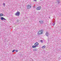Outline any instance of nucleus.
Here are the masks:
<instances>
[{
    "label": "nucleus",
    "instance_id": "obj_8",
    "mask_svg": "<svg viewBox=\"0 0 61 61\" xmlns=\"http://www.w3.org/2000/svg\"><path fill=\"white\" fill-rule=\"evenodd\" d=\"M39 23H40L41 24H44V22L43 20H41V21H39Z\"/></svg>",
    "mask_w": 61,
    "mask_h": 61
},
{
    "label": "nucleus",
    "instance_id": "obj_2",
    "mask_svg": "<svg viewBox=\"0 0 61 61\" xmlns=\"http://www.w3.org/2000/svg\"><path fill=\"white\" fill-rule=\"evenodd\" d=\"M27 8L28 9H30V8H31V6L30 5H28L27 6Z\"/></svg>",
    "mask_w": 61,
    "mask_h": 61
},
{
    "label": "nucleus",
    "instance_id": "obj_22",
    "mask_svg": "<svg viewBox=\"0 0 61 61\" xmlns=\"http://www.w3.org/2000/svg\"><path fill=\"white\" fill-rule=\"evenodd\" d=\"M17 22H18V21H17Z\"/></svg>",
    "mask_w": 61,
    "mask_h": 61
},
{
    "label": "nucleus",
    "instance_id": "obj_6",
    "mask_svg": "<svg viewBox=\"0 0 61 61\" xmlns=\"http://www.w3.org/2000/svg\"><path fill=\"white\" fill-rule=\"evenodd\" d=\"M46 35L47 36H49V34L48 32H46Z\"/></svg>",
    "mask_w": 61,
    "mask_h": 61
},
{
    "label": "nucleus",
    "instance_id": "obj_3",
    "mask_svg": "<svg viewBox=\"0 0 61 61\" xmlns=\"http://www.w3.org/2000/svg\"><path fill=\"white\" fill-rule=\"evenodd\" d=\"M19 15H20V12H17L15 14L16 15H17L18 16H19Z\"/></svg>",
    "mask_w": 61,
    "mask_h": 61
},
{
    "label": "nucleus",
    "instance_id": "obj_9",
    "mask_svg": "<svg viewBox=\"0 0 61 61\" xmlns=\"http://www.w3.org/2000/svg\"><path fill=\"white\" fill-rule=\"evenodd\" d=\"M46 47V46H43L42 47V48H43V49H44Z\"/></svg>",
    "mask_w": 61,
    "mask_h": 61
},
{
    "label": "nucleus",
    "instance_id": "obj_19",
    "mask_svg": "<svg viewBox=\"0 0 61 61\" xmlns=\"http://www.w3.org/2000/svg\"><path fill=\"white\" fill-rule=\"evenodd\" d=\"M34 1H36V0H34Z\"/></svg>",
    "mask_w": 61,
    "mask_h": 61
},
{
    "label": "nucleus",
    "instance_id": "obj_5",
    "mask_svg": "<svg viewBox=\"0 0 61 61\" xmlns=\"http://www.w3.org/2000/svg\"><path fill=\"white\" fill-rule=\"evenodd\" d=\"M39 45V43L37 42H36V43H35L34 44V46H37L38 45Z\"/></svg>",
    "mask_w": 61,
    "mask_h": 61
},
{
    "label": "nucleus",
    "instance_id": "obj_17",
    "mask_svg": "<svg viewBox=\"0 0 61 61\" xmlns=\"http://www.w3.org/2000/svg\"><path fill=\"white\" fill-rule=\"evenodd\" d=\"M15 52H18V50H15Z\"/></svg>",
    "mask_w": 61,
    "mask_h": 61
},
{
    "label": "nucleus",
    "instance_id": "obj_1",
    "mask_svg": "<svg viewBox=\"0 0 61 61\" xmlns=\"http://www.w3.org/2000/svg\"><path fill=\"white\" fill-rule=\"evenodd\" d=\"M43 30H39L37 33L38 35H40L41 34H43Z\"/></svg>",
    "mask_w": 61,
    "mask_h": 61
},
{
    "label": "nucleus",
    "instance_id": "obj_7",
    "mask_svg": "<svg viewBox=\"0 0 61 61\" xmlns=\"http://www.w3.org/2000/svg\"><path fill=\"white\" fill-rule=\"evenodd\" d=\"M1 20H6V19L3 17H1Z\"/></svg>",
    "mask_w": 61,
    "mask_h": 61
},
{
    "label": "nucleus",
    "instance_id": "obj_18",
    "mask_svg": "<svg viewBox=\"0 0 61 61\" xmlns=\"http://www.w3.org/2000/svg\"><path fill=\"white\" fill-rule=\"evenodd\" d=\"M35 51H37V50L35 49Z\"/></svg>",
    "mask_w": 61,
    "mask_h": 61
},
{
    "label": "nucleus",
    "instance_id": "obj_15",
    "mask_svg": "<svg viewBox=\"0 0 61 61\" xmlns=\"http://www.w3.org/2000/svg\"><path fill=\"white\" fill-rule=\"evenodd\" d=\"M42 43H43V41L42 40H41L40 41Z\"/></svg>",
    "mask_w": 61,
    "mask_h": 61
},
{
    "label": "nucleus",
    "instance_id": "obj_4",
    "mask_svg": "<svg viewBox=\"0 0 61 61\" xmlns=\"http://www.w3.org/2000/svg\"><path fill=\"white\" fill-rule=\"evenodd\" d=\"M41 6H39L36 8V10H39L41 9Z\"/></svg>",
    "mask_w": 61,
    "mask_h": 61
},
{
    "label": "nucleus",
    "instance_id": "obj_20",
    "mask_svg": "<svg viewBox=\"0 0 61 61\" xmlns=\"http://www.w3.org/2000/svg\"><path fill=\"white\" fill-rule=\"evenodd\" d=\"M50 18V17H49V18Z\"/></svg>",
    "mask_w": 61,
    "mask_h": 61
},
{
    "label": "nucleus",
    "instance_id": "obj_14",
    "mask_svg": "<svg viewBox=\"0 0 61 61\" xmlns=\"http://www.w3.org/2000/svg\"><path fill=\"white\" fill-rule=\"evenodd\" d=\"M5 4L4 3L3 4V6H5Z\"/></svg>",
    "mask_w": 61,
    "mask_h": 61
},
{
    "label": "nucleus",
    "instance_id": "obj_16",
    "mask_svg": "<svg viewBox=\"0 0 61 61\" xmlns=\"http://www.w3.org/2000/svg\"><path fill=\"white\" fill-rule=\"evenodd\" d=\"M15 50H14L12 51V52H15Z\"/></svg>",
    "mask_w": 61,
    "mask_h": 61
},
{
    "label": "nucleus",
    "instance_id": "obj_13",
    "mask_svg": "<svg viewBox=\"0 0 61 61\" xmlns=\"http://www.w3.org/2000/svg\"><path fill=\"white\" fill-rule=\"evenodd\" d=\"M57 3H60V1L57 0Z\"/></svg>",
    "mask_w": 61,
    "mask_h": 61
},
{
    "label": "nucleus",
    "instance_id": "obj_11",
    "mask_svg": "<svg viewBox=\"0 0 61 61\" xmlns=\"http://www.w3.org/2000/svg\"><path fill=\"white\" fill-rule=\"evenodd\" d=\"M54 25H55V23L54 22V23H52V26H54Z\"/></svg>",
    "mask_w": 61,
    "mask_h": 61
},
{
    "label": "nucleus",
    "instance_id": "obj_12",
    "mask_svg": "<svg viewBox=\"0 0 61 61\" xmlns=\"http://www.w3.org/2000/svg\"><path fill=\"white\" fill-rule=\"evenodd\" d=\"M4 15L3 14H0V16H3Z\"/></svg>",
    "mask_w": 61,
    "mask_h": 61
},
{
    "label": "nucleus",
    "instance_id": "obj_21",
    "mask_svg": "<svg viewBox=\"0 0 61 61\" xmlns=\"http://www.w3.org/2000/svg\"><path fill=\"white\" fill-rule=\"evenodd\" d=\"M40 0V1H42V0Z\"/></svg>",
    "mask_w": 61,
    "mask_h": 61
},
{
    "label": "nucleus",
    "instance_id": "obj_10",
    "mask_svg": "<svg viewBox=\"0 0 61 61\" xmlns=\"http://www.w3.org/2000/svg\"><path fill=\"white\" fill-rule=\"evenodd\" d=\"M32 48H35L36 47V46H33L32 47Z\"/></svg>",
    "mask_w": 61,
    "mask_h": 61
}]
</instances>
